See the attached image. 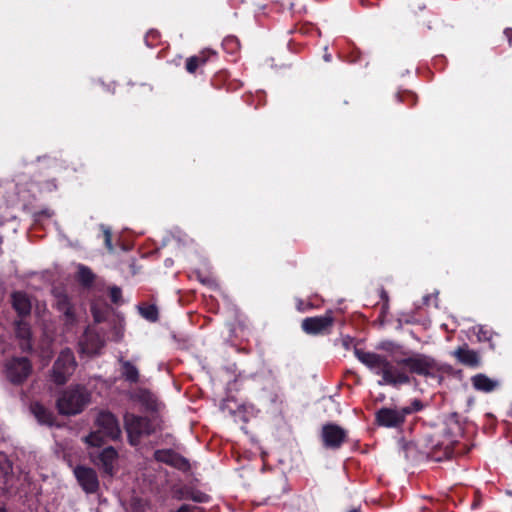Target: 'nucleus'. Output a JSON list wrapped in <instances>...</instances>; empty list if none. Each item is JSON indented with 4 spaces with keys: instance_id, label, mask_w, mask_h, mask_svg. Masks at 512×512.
<instances>
[{
    "instance_id": "nucleus-1",
    "label": "nucleus",
    "mask_w": 512,
    "mask_h": 512,
    "mask_svg": "<svg viewBox=\"0 0 512 512\" xmlns=\"http://www.w3.org/2000/svg\"><path fill=\"white\" fill-rule=\"evenodd\" d=\"M356 358L375 375L381 376L379 385L400 388L415 380L411 375L435 378L441 371L439 363L430 355L414 353L408 357L389 360L384 354L355 348Z\"/></svg>"
},
{
    "instance_id": "nucleus-2",
    "label": "nucleus",
    "mask_w": 512,
    "mask_h": 512,
    "mask_svg": "<svg viewBox=\"0 0 512 512\" xmlns=\"http://www.w3.org/2000/svg\"><path fill=\"white\" fill-rule=\"evenodd\" d=\"M462 434V426L457 413L445 419L443 427L424 432L416 445L425 457L440 462L453 457L467 455L471 447L457 440Z\"/></svg>"
},
{
    "instance_id": "nucleus-3",
    "label": "nucleus",
    "mask_w": 512,
    "mask_h": 512,
    "mask_svg": "<svg viewBox=\"0 0 512 512\" xmlns=\"http://www.w3.org/2000/svg\"><path fill=\"white\" fill-rule=\"evenodd\" d=\"M89 401L90 394L85 387L71 386L60 394L56 407L61 415H76L84 410Z\"/></svg>"
},
{
    "instance_id": "nucleus-4",
    "label": "nucleus",
    "mask_w": 512,
    "mask_h": 512,
    "mask_svg": "<svg viewBox=\"0 0 512 512\" xmlns=\"http://www.w3.org/2000/svg\"><path fill=\"white\" fill-rule=\"evenodd\" d=\"M124 427L131 446H138L143 437H148L156 432V427L151 419L133 413L125 414Z\"/></svg>"
},
{
    "instance_id": "nucleus-5",
    "label": "nucleus",
    "mask_w": 512,
    "mask_h": 512,
    "mask_svg": "<svg viewBox=\"0 0 512 512\" xmlns=\"http://www.w3.org/2000/svg\"><path fill=\"white\" fill-rule=\"evenodd\" d=\"M335 324L333 310H327L324 315L307 317L301 322V329L307 335L324 336L332 332Z\"/></svg>"
},
{
    "instance_id": "nucleus-6",
    "label": "nucleus",
    "mask_w": 512,
    "mask_h": 512,
    "mask_svg": "<svg viewBox=\"0 0 512 512\" xmlns=\"http://www.w3.org/2000/svg\"><path fill=\"white\" fill-rule=\"evenodd\" d=\"M76 368V361L73 352L70 349H64L55 360L51 378L58 385L65 384Z\"/></svg>"
},
{
    "instance_id": "nucleus-7",
    "label": "nucleus",
    "mask_w": 512,
    "mask_h": 512,
    "mask_svg": "<svg viewBox=\"0 0 512 512\" xmlns=\"http://www.w3.org/2000/svg\"><path fill=\"white\" fill-rule=\"evenodd\" d=\"M32 372V364L26 357H13L5 364V374L13 385L23 384Z\"/></svg>"
},
{
    "instance_id": "nucleus-8",
    "label": "nucleus",
    "mask_w": 512,
    "mask_h": 512,
    "mask_svg": "<svg viewBox=\"0 0 512 512\" xmlns=\"http://www.w3.org/2000/svg\"><path fill=\"white\" fill-rule=\"evenodd\" d=\"M321 441L325 449L339 450L348 441V432L335 423H326L321 429Z\"/></svg>"
},
{
    "instance_id": "nucleus-9",
    "label": "nucleus",
    "mask_w": 512,
    "mask_h": 512,
    "mask_svg": "<svg viewBox=\"0 0 512 512\" xmlns=\"http://www.w3.org/2000/svg\"><path fill=\"white\" fill-rule=\"evenodd\" d=\"M376 423L386 428H399L406 420L402 409L382 407L375 414Z\"/></svg>"
},
{
    "instance_id": "nucleus-10",
    "label": "nucleus",
    "mask_w": 512,
    "mask_h": 512,
    "mask_svg": "<svg viewBox=\"0 0 512 512\" xmlns=\"http://www.w3.org/2000/svg\"><path fill=\"white\" fill-rule=\"evenodd\" d=\"M78 484L87 494H94L99 489V480L93 468L78 465L74 469Z\"/></svg>"
},
{
    "instance_id": "nucleus-11",
    "label": "nucleus",
    "mask_w": 512,
    "mask_h": 512,
    "mask_svg": "<svg viewBox=\"0 0 512 512\" xmlns=\"http://www.w3.org/2000/svg\"><path fill=\"white\" fill-rule=\"evenodd\" d=\"M154 459L183 472L189 471L191 468L189 460L172 449L156 450Z\"/></svg>"
},
{
    "instance_id": "nucleus-12",
    "label": "nucleus",
    "mask_w": 512,
    "mask_h": 512,
    "mask_svg": "<svg viewBox=\"0 0 512 512\" xmlns=\"http://www.w3.org/2000/svg\"><path fill=\"white\" fill-rule=\"evenodd\" d=\"M96 425L103 435L116 440L121 435V429L116 416L109 411H101L96 419Z\"/></svg>"
},
{
    "instance_id": "nucleus-13",
    "label": "nucleus",
    "mask_w": 512,
    "mask_h": 512,
    "mask_svg": "<svg viewBox=\"0 0 512 512\" xmlns=\"http://www.w3.org/2000/svg\"><path fill=\"white\" fill-rule=\"evenodd\" d=\"M118 459V452L117 450L112 447H106L104 448L96 457L94 460V463L99 466L102 473L104 475H107L109 477H113L115 474V462Z\"/></svg>"
},
{
    "instance_id": "nucleus-14",
    "label": "nucleus",
    "mask_w": 512,
    "mask_h": 512,
    "mask_svg": "<svg viewBox=\"0 0 512 512\" xmlns=\"http://www.w3.org/2000/svg\"><path fill=\"white\" fill-rule=\"evenodd\" d=\"M452 355L457 361L469 368H479L481 366V357L478 352L470 349L467 344L459 346L453 351Z\"/></svg>"
},
{
    "instance_id": "nucleus-15",
    "label": "nucleus",
    "mask_w": 512,
    "mask_h": 512,
    "mask_svg": "<svg viewBox=\"0 0 512 512\" xmlns=\"http://www.w3.org/2000/svg\"><path fill=\"white\" fill-rule=\"evenodd\" d=\"M11 305L20 317H26L31 313L32 305L30 298L27 293L23 291L12 292Z\"/></svg>"
},
{
    "instance_id": "nucleus-16",
    "label": "nucleus",
    "mask_w": 512,
    "mask_h": 512,
    "mask_svg": "<svg viewBox=\"0 0 512 512\" xmlns=\"http://www.w3.org/2000/svg\"><path fill=\"white\" fill-rule=\"evenodd\" d=\"M211 56H216V52L206 48L199 54L193 55L186 59L185 69L188 73L194 74L200 67L204 66Z\"/></svg>"
},
{
    "instance_id": "nucleus-17",
    "label": "nucleus",
    "mask_w": 512,
    "mask_h": 512,
    "mask_svg": "<svg viewBox=\"0 0 512 512\" xmlns=\"http://www.w3.org/2000/svg\"><path fill=\"white\" fill-rule=\"evenodd\" d=\"M30 411L41 425L53 426L56 422V417L53 411L45 407L40 402L31 403Z\"/></svg>"
},
{
    "instance_id": "nucleus-18",
    "label": "nucleus",
    "mask_w": 512,
    "mask_h": 512,
    "mask_svg": "<svg viewBox=\"0 0 512 512\" xmlns=\"http://www.w3.org/2000/svg\"><path fill=\"white\" fill-rule=\"evenodd\" d=\"M56 308L65 317L66 324H73L76 321L74 307L67 294L59 293L56 295Z\"/></svg>"
},
{
    "instance_id": "nucleus-19",
    "label": "nucleus",
    "mask_w": 512,
    "mask_h": 512,
    "mask_svg": "<svg viewBox=\"0 0 512 512\" xmlns=\"http://www.w3.org/2000/svg\"><path fill=\"white\" fill-rule=\"evenodd\" d=\"M471 383L475 390L484 393H490L499 386V382L497 380L491 379L483 373L472 376Z\"/></svg>"
},
{
    "instance_id": "nucleus-20",
    "label": "nucleus",
    "mask_w": 512,
    "mask_h": 512,
    "mask_svg": "<svg viewBox=\"0 0 512 512\" xmlns=\"http://www.w3.org/2000/svg\"><path fill=\"white\" fill-rule=\"evenodd\" d=\"M120 364H121L120 372H121L122 378L131 384L137 383L140 378L138 368L132 362H130L128 360L120 359Z\"/></svg>"
},
{
    "instance_id": "nucleus-21",
    "label": "nucleus",
    "mask_w": 512,
    "mask_h": 512,
    "mask_svg": "<svg viewBox=\"0 0 512 512\" xmlns=\"http://www.w3.org/2000/svg\"><path fill=\"white\" fill-rule=\"evenodd\" d=\"M95 277V274L89 267L83 264L78 265L76 279L80 285L85 288L91 287L95 281Z\"/></svg>"
},
{
    "instance_id": "nucleus-22",
    "label": "nucleus",
    "mask_w": 512,
    "mask_h": 512,
    "mask_svg": "<svg viewBox=\"0 0 512 512\" xmlns=\"http://www.w3.org/2000/svg\"><path fill=\"white\" fill-rule=\"evenodd\" d=\"M140 315L150 322H157L159 319V311L156 305L146 304L139 307Z\"/></svg>"
},
{
    "instance_id": "nucleus-23",
    "label": "nucleus",
    "mask_w": 512,
    "mask_h": 512,
    "mask_svg": "<svg viewBox=\"0 0 512 512\" xmlns=\"http://www.w3.org/2000/svg\"><path fill=\"white\" fill-rule=\"evenodd\" d=\"M15 333L20 340L31 338L30 326L25 321H17L15 323Z\"/></svg>"
},
{
    "instance_id": "nucleus-24",
    "label": "nucleus",
    "mask_w": 512,
    "mask_h": 512,
    "mask_svg": "<svg viewBox=\"0 0 512 512\" xmlns=\"http://www.w3.org/2000/svg\"><path fill=\"white\" fill-rule=\"evenodd\" d=\"M103 436H104L103 432H100V430L97 429V431L91 432L86 437V442L90 446L100 447V446H102L104 444Z\"/></svg>"
},
{
    "instance_id": "nucleus-25",
    "label": "nucleus",
    "mask_w": 512,
    "mask_h": 512,
    "mask_svg": "<svg viewBox=\"0 0 512 512\" xmlns=\"http://www.w3.org/2000/svg\"><path fill=\"white\" fill-rule=\"evenodd\" d=\"M161 34L159 31L151 29L145 35V43L148 47H155L160 43Z\"/></svg>"
},
{
    "instance_id": "nucleus-26",
    "label": "nucleus",
    "mask_w": 512,
    "mask_h": 512,
    "mask_svg": "<svg viewBox=\"0 0 512 512\" xmlns=\"http://www.w3.org/2000/svg\"><path fill=\"white\" fill-rule=\"evenodd\" d=\"M84 340L86 342L91 341L92 346L90 348H87L89 352L91 353H97L103 346V342L100 340V338L97 335H91L86 333L84 336Z\"/></svg>"
},
{
    "instance_id": "nucleus-27",
    "label": "nucleus",
    "mask_w": 512,
    "mask_h": 512,
    "mask_svg": "<svg viewBox=\"0 0 512 512\" xmlns=\"http://www.w3.org/2000/svg\"><path fill=\"white\" fill-rule=\"evenodd\" d=\"M424 404L420 399H414L409 406L401 408L405 417L415 412L423 410Z\"/></svg>"
},
{
    "instance_id": "nucleus-28",
    "label": "nucleus",
    "mask_w": 512,
    "mask_h": 512,
    "mask_svg": "<svg viewBox=\"0 0 512 512\" xmlns=\"http://www.w3.org/2000/svg\"><path fill=\"white\" fill-rule=\"evenodd\" d=\"M409 13L417 16L419 12L426 10V4L423 0H411L408 4Z\"/></svg>"
},
{
    "instance_id": "nucleus-29",
    "label": "nucleus",
    "mask_w": 512,
    "mask_h": 512,
    "mask_svg": "<svg viewBox=\"0 0 512 512\" xmlns=\"http://www.w3.org/2000/svg\"><path fill=\"white\" fill-rule=\"evenodd\" d=\"M196 277H197V280L201 284L209 287L210 289H217L218 288V283H217V281L213 277H211L209 275H203L200 272H197Z\"/></svg>"
},
{
    "instance_id": "nucleus-30",
    "label": "nucleus",
    "mask_w": 512,
    "mask_h": 512,
    "mask_svg": "<svg viewBox=\"0 0 512 512\" xmlns=\"http://www.w3.org/2000/svg\"><path fill=\"white\" fill-rule=\"evenodd\" d=\"M109 297L113 304H120L122 302V290L118 286H112L109 288Z\"/></svg>"
},
{
    "instance_id": "nucleus-31",
    "label": "nucleus",
    "mask_w": 512,
    "mask_h": 512,
    "mask_svg": "<svg viewBox=\"0 0 512 512\" xmlns=\"http://www.w3.org/2000/svg\"><path fill=\"white\" fill-rule=\"evenodd\" d=\"M477 337H478L479 341H487V342H489L490 348L492 350L495 349V345L492 342L493 333L491 331L485 330L484 328L481 327L479 329L478 333H477Z\"/></svg>"
},
{
    "instance_id": "nucleus-32",
    "label": "nucleus",
    "mask_w": 512,
    "mask_h": 512,
    "mask_svg": "<svg viewBox=\"0 0 512 512\" xmlns=\"http://www.w3.org/2000/svg\"><path fill=\"white\" fill-rule=\"evenodd\" d=\"M398 98L401 102L409 103L410 106H414L417 103V95L411 91L399 93Z\"/></svg>"
},
{
    "instance_id": "nucleus-33",
    "label": "nucleus",
    "mask_w": 512,
    "mask_h": 512,
    "mask_svg": "<svg viewBox=\"0 0 512 512\" xmlns=\"http://www.w3.org/2000/svg\"><path fill=\"white\" fill-rule=\"evenodd\" d=\"M103 227V234H104V244H105V247L107 248V250L109 252H114V247H113V244H112V232L109 228L107 227Z\"/></svg>"
},
{
    "instance_id": "nucleus-34",
    "label": "nucleus",
    "mask_w": 512,
    "mask_h": 512,
    "mask_svg": "<svg viewBox=\"0 0 512 512\" xmlns=\"http://www.w3.org/2000/svg\"><path fill=\"white\" fill-rule=\"evenodd\" d=\"M183 498L191 499L197 503H203L206 501L207 495H205L204 493H201L199 491H197V492L192 491V492H189L186 495H184Z\"/></svg>"
},
{
    "instance_id": "nucleus-35",
    "label": "nucleus",
    "mask_w": 512,
    "mask_h": 512,
    "mask_svg": "<svg viewBox=\"0 0 512 512\" xmlns=\"http://www.w3.org/2000/svg\"><path fill=\"white\" fill-rule=\"evenodd\" d=\"M354 341H355V339L349 335H345L341 338V344L344 347V349H346V350H350L351 347H353L354 349L357 348L354 345Z\"/></svg>"
},
{
    "instance_id": "nucleus-36",
    "label": "nucleus",
    "mask_w": 512,
    "mask_h": 512,
    "mask_svg": "<svg viewBox=\"0 0 512 512\" xmlns=\"http://www.w3.org/2000/svg\"><path fill=\"white\" fill-rule=\"evenodd\" d=\"M91 312H92L95 322L101 323L105 320L104 314L99 309H97L96 306L91 307Z\"/></svg>"
},
{
    "instance_id": "nucleus-37",
    "label": "nucleus",
    "mask_w": 512,
    "mask_h": 512,
    "mask_svg": "<svg viewBox=\"0 0 512 512\" xmlns=\"http://www.w3.org/2000/svg\"><path fill=\"white\" fill-rule=\"evenodd\" d=\"M20 349L23 351V352H31L32 351V342H31V338H28V339H22L20 340Z\"/></svg>"
},
{
    "instance_id": "nucleus-38",
    "label": "nucleus",
    "mask_w": 512,
    "mask_h": 512,
    "mask_svg": "<svg viewBox=\"0 0 512 512\" xmlns=\"http://www.w3.org/2000/svg\"><path fill=\"white\" fill-rule=\"evenodd\" d=\"M284 1V5H287L293 14L301 13L302 7H298V4L296 2H293L292 0Z\"/></svg>"
},
{
    "instance_id": "nucleus-39",
    "label": "nucleus",
    "mask_w": 512,
    "mask_h": 512,
    "mask_svg": "<svg viewBox=\"0 0 512 512\" xmlns=\"http://www.w3.org/2000/svg\"><path fill=\"white\" fill-rule=\"evenodd\" d=\"M11 470V466L7 461L0 463V477H5Z\"/></svg>"
},
{
    "instance_id": "nucleus-40",
    "label": "nucleus",
    "mask_w": 512,
    "mask_h": 512,
    "mask_svg": "<svg viewBox=\"0 0 512 512\" xmlns=\"http://www.w3.org/2000/svg\"><path fill=\"white\" fill-rule=\"evenodd\" d=\"M197 507L189 504H183L176 512H197Z\"/></svg>"
},
{
    "instance_id": "nucleus-41",
    "label": "nucleus",
    "mask_w": 512,
    "mask_h": 512,
    "mask_svg": "<svg viewBox=\"0 0 512 512\" xmlns=\"http://www.w3.org/2000/svg\"><path fill=\"white\" fill-rule=\"evenodd\" d=\"M379 296L384 303L383 308H386L388 306V302H389V296H388L387 291L384 288H381L379 291Z\"/></svg>"
},
{
    "instance_id": "nucleus-42",
    "label": "nucleus",
    "mask_w": 512,
    "mask_h": 512,
    "mask_svg": "<svg viewBox=\"0 0 512 512\" xmlns=\"http://www.w3.org/2000/svg\"><path fill=\"white\" fill-rule=\"evenodd\" d=\"M52 214H53V213H52L50 210L45 209V210H41V211L37 212V213L35 214V216L37 217V219H39L41 216H44V217L49 218V217H51V216H52Z\"/></svg>"
},
{
    "instance_id": "nucleus-43",
    "label": "nucleus",
    "mask_w": 512,
    "mask_h": 512,
    "mask_svg": "<svg viewBox=\"0 0 512 512\" xmlns=\"http://www.w3.org/2000/svg\"><path fill=\"white\" fill-rule=\"evenodd\" d=\"M504 35L507 38L509 45L512 46V28H506L504 30Z\"/></svg>"
},
{
    "instance_id": "nucleus-44",
    "label": "nucleus",
    "mask_w": 512,
    "mask_h": 512,
    "mask_svg": "<svg viewBox=\"0 0 512 512\" xmlns=\"http://www.w3.org/2000/svg\"><path fill=\"white\" fill-rule=\"evenodd\" d=\"M230 44L234 45V46H237L238 45L237 39H235V38H227V39H225L224 45L227 46V45H230Z\"/></svg>"
},
{
    "instance_id": "nucleus-45",
    "label": "nucleus",
    "mask_w": 512,
    "mask_h": 512,
    "mask_svg": "<svg viewBox=\"0 0 512 512\" xmlns=\"http://www.w3.org/2000/svg\"><path fill=\"white\" fill-rule=\"evenodd\" d=\"M297 310L300 312H303L305 310V308L303 307V303L301 301L297 303Z\"/></svg>"
},
{
    "instance_id": "nucleus-46",
    "label": "nucleus",
    "mask_w": 512,
    "mask_h": 512,
    "mask_svg": "<svg viewBox=\"0 0 512 512\" xmlns=\"http://www.w3.org/2000/svg\"><path fill=\"white\" fill-rule=\"evenodd\" d=\"M308 29H309V28H305L304 26H301V27L299 28V31H300L301 33H303V34H304V33H306V32L308 31Z\"/></svg>"
},
{
    "instance_id": "nucleus-47",
    "label": "nucleus",
    "mask_w": 512,
    "mask_h": 512,
    "mask_svg": "<svg viewBox=\"0 0 512 512\" xmlns=\"http://www.w3.org/2000/svg\"><path fill=\"white\" fill-rule=\"evenodd\" d=\"M324 59H325V61H326V62L331 61V55H330V54H326V55L324 56Z\"/></svg>"
},
{
    "instance_id": "nucleus-48",
    "label": "nucleus",
    "mask_w": 512,
    "mask_h": 512,
    "mask_svg": "<svg viewBox=\"0 0 512 512\" xmlns=\"http://www.w3.org/2000/svg\"><path fill=\"white\" fill-rule=\"evenodd\" d=\"M49 185L52 186L53 188H56V181H55V179L51 180L49 182Z\"/></svg>"
},
{
    "instance_id": "nucleus-49",
    "label": "nucleus",
    "mask_w": 512,
    "mask_h": 512,
    "mask_svg": "<svg viewBox=\"0 0 512 512\" xmlns=\"http://www.w3.org/2000/svg\"><path fill=\"white\" fill-rule=\"evenodd\" d=\"M0 512H7L5 507H0Z\"/></svg>"
},
{
    "instance_id": "nucleus-50",
    "label": "nucleus",
    "mask_w": 512,
    "mask_h": 512,
    "mask_svg": "<svg viewBox=\"0 0 512 512\" xmlns=\"http://www.w3.org/2000/svg\"><path fill=\"white\" fill-rule=\"evenodd\" d=\"M349 512H360V510L359 509H352Z\"/></svg>"
},
{
    "instance_id": "nucleus-51",
    "label": "nucleus",
    "mask_w": 512,
    "mask_h": 512,
    "mask_svg": "<svg viewBox=\"0 0 512 512\" xmlns=\"http://www.w3.org/2000/svg\"><path fill=\"white\" fill-rule=\"evenodd\" d=\"M359 57H355L352 59V62H357Z\"/></svg>"
},
{
    "instance_id": "nucleus-52",
    "label": "nucleus",
    "mask_w": 512,
    "mask_h": 512,
    "mask_svg": "<svg viewBox=\"0 0 512 512\" xmlns=\"http://www.w3.org/2000/svg\"><path fill=\"white\" fill-rule=\"evenodd\" d=\"M429 298H430V296H426V297L424 298L425 302H427Z\"/></svg>"
},
{
    "instance_id": "nucleus-53",
    "label": "nucleus",
    "mask_w": 512,
    "mask_h": 512,
    "mask_svg": "<svg viewBox=\"0 0 512 512\" xmlns=\"http://www.w3.org/2000/svg\"><path fill=\"white\" fill-rule=\"evenodd\" d=\"M510 442H511V444H512V439H511V441H510Z\"/></svg>"
}]
</instances>
